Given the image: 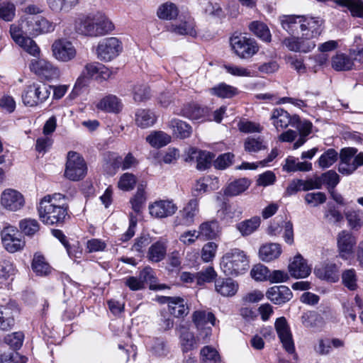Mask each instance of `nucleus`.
Returning <instances> with one entry per match:
<instances>
[{"label":"nucleus","mask_w":363,"mask_h":363,"mask_svg":"<svg viewBox=\"0 0 363 363\" xmlns=\"http://www.w3.org/2000/svg\"><path fill=\"white\" fill-rule=\"evenodd\" d=\"M60 194L46 195L42 198L37 206L40 220L48 225L60 224L67 216V207L55 203Z\"/></svg>","instance_id":"1"},{"label":"nucleus","mask_w":363,"mask_h":363,"mask_svg":"<svg viewBox=\"0 0 363 363\" xmlns=\"http://www.w3.org/2000/svg\"><path fill=\"white\" fill-rule=\"evenodd\" d=\"M323 21L321 18L302 20L300 23L301 35L298 38V52H309L315 47L314 38L323 31Z\"/></svg>","instance_id":"2"},{"label":"nucleus","mask_w":363,"mask_h":363,"mask_svg":"<svg viewBox=\"0 0 363 363\" xmlns=\"http://www.w3.org/2000/svg\"><path fill=\"white\" fill-rule=\"evenodd\" d=\"M220 267L226 275L238 276L248 269V257L239 248L230 249L223 256Z\"/></svg>","instance_id":"3"},{"label":"nucleus","mask_w":363,"mask_h":363,"mask_svg":"<svg viewBox=\"0 0 363 363\" xmlns=\"http://www.w3.org/2000/svg\"><path fill=\"white\" fill-rule=\"evenodd\" d=\"M26 18L21 19L18 25L12 24L10 27V34L13 41L22 48L26 52L36 57L38 56L40 50L36 43L29 37L24 35L28 34V26L24 25Z\"/></svg>","instance_id":"4"},{"label":"nucleus","mask_w":363,"mask_h":363,"mask_svg":"<svg viewBox=\"0 0 363 363\" xmlns=\"http://www.w3.org/2000/svg\"><path fill=\"white\" fill-rule=\"evenodd\" d=\"M50 95V87L45 84L33 82L27 85L22 92L25 106L34 107L44 103Z\"/></svg>","instance_id":"5"},{"label":"nucleus","mask_w":363,"mask_h":363,"mask_svg":"<svg viewBox=\"0 0 363 363\" xmlns=\"http://www.w3.org/2000/svg\"><path fill=\"white\" fill-rule=\"evenodd\" d=\"M230 41L235 53L242 59L252 57L259 49L255 39L242 35H233Z\"/></svg>","instance_id":"6"},{"label":"nucleus","mask_w":363,"mask_h":363,"mask_svg":"<svg viewBox=\"0 0 363 363\" xmlns=\"http://www.w3.org/2000/svg\"><path fill=\"white\" fill-rule=\"evenodd\" d=\"M86 166L83 157L76 152H69L65 172V177L72 181L82 179L86 174Z\"/></svg>","instance_id":"7"},{"label":"nucleus","mask_w":363,"mask_h":363,"mask_svg":"<svg viewBox=\"0 0 363 363\" xmlns=\"http://www.w3.org/2000/svg\"><path fill=\"white\" fill-rule=\"evenodd\" d=\"M174 113L190 120L211 121V109L194 102L184 104L181 108L175 109Z\"/></svg>","instance_id":"8"},{"label":"nucleus","mask_w":363,"mask_h":363,"mask_svg":"<svg viewBox=\"0 0 363 363\" xmlns=\"http://www.w3.org/2000/svg\"><path fill=\"white\" fill-rule=\"evenodd\" d=\"M122 50V43L117 38H106L101 40L97 45V57L100 60L109 62L116 57Z\"/></svg>","instance_id":"9"},{"label":"nucleus","mask_w":363,"mask_h":363,"mask_svg":"<svg viewBox=\"0 0 363 363\" xmlns=\"http://www.w3.org/2000/svg\"><path fill=\"white\" fill-rule=\"evenodd\" d=\"M1 236L5 249L11 253L21 250L25 245L21 233L13 226L5 227L1 231Z\"/></svg>","instance_id":"10"},{"label":"nucleus","mask_w":363,"mask_h":363,"mask_svg":"<svg viewBox=\"0 0 363 363\" xmlns=\"http://www.w3.org/2000/svg\"><path fill=\"white\" fill-rule=\"evenodd\" d=\"M29 67L31 72L46 80L57 79L60 74L59 69L45 59L33 60Z\"/></svg>","instance_id":"11"},{"label":"nucleus","mask_w":363,"mask_h":363,"mask_svg":"<svg viewBox=\"0 0 363 363\" xmlns=\"http://www.w3.org/2000/svg\"><path fill=\"white\" fill-rule=\"evenodd\" d=\"M52 52L57 60L64 62L73 60L77 54L72 43L65 38L56 40L52 43Z\"/></svg>","instance_id":"12"},{"label":"nucleus","mask_w":363,"mask_h":363,"mask_svg":"<svg viewBox=\"0 0 363 363\" xmlns=\"http://www.w3.org/2000/svg\"><path fill=\"white\" fill-rule=\"evenodd\" d=\"M24 25L28 26V34L38 35L49 33L55 30V24L43 16L26 17Z\"/></svg>","instance_id":"13"},{"label":"nucleus","mask_w":363,"mask_h":363,"mask_svg":"<svg viewBox=\"0 0 363 363\" xmlns=\"http://www.w3.org/2000/svg\"><path fill=\"white\" fill-rule=\"evenodd\" d=\"M1 204L8 211H17L23 207L25 199L19 191L7 189L1 193Z\"/></svg>","instance_id":"14"},{"label":"nucleus","mask_w":363,"mask_h":363,"mask_svg":"<svg viewBox=\"0 0 363 363\" xmlns=\"http://www.w3.org/2000/svg\"><path fill=\"white\" fill-rule=\"evenodd\" d=\"M275 329L284 348L289 354L295 352V347L292 335L284 317H280L275 321Z\"/></svg>","instance_id":"15"},{"label":"nucleus","mask_w":363,"mask_h":363,"mask_svg":"<svg viewBox=\"0 0 363 363\" xmlns=\"http://www.w3.org/2000/svg\"><path fill=\"white\" fill-rule=\"evenodd\" d=\"M314 274L321 280L335 283L340 279V266L331 262H324L315 266Z\"/></svg>","instance_id":"16"},{"label":"nucleus","mask_w":363,"mask_h":363,"mask_svg":"<svg viewBox=\"0 0 363 363\" xmlns=\"http://www.w3.org/2000/svg\"><path fill=\"white\" fill-rule=\"evenodd\" d=\"M355 54L357 53L358 50H354L350 51V55H347L343 52H337L331 58V67L333 69L337 72H347L354 69V60Z\"/></svg>","instance_id":"17"},{"label":"nucleus","mask_w":363,"mask_h":363,"mask_svg":"<svg viewBox=\"0 0 363 363\" xmlns=\"http://www.w3.org/2000/svg\"><path fill=\"white\" fill-rule=\"evenodd\" d=\"M357 152L354 147H347L341 150L340 153V162L338 171L342 175L348 176L353 174L357 168L352 162V156Z\"/></svg>","instance_id":"18"},{"label":"nucleus","mask_w":363,"mask_h":363,"mask_svg":"<svg viewBox=\"0 0 363 363\" xmlns=\"http://www.w3.org/2000/svg\"><path fill=\"white\" fill-rule=\"evenodd\" d=\"M187 157L185 160L191 162L196 160V168L199 170H205L211 167L214 155L208 151L198 150L195 147H189L186 152Z\"/></svg>","instance_id":"19"},{"label":"nucleus","mask_w":363,"mask_h":363,"mask_svg":"<svg viewBox=\"0 0 363 363\" xmlns=\"http://www.w3.org/2000/svg\"><path fill=\"white\" fill-rule=\"evenodd\" d=\"M177 210V206L170 201L160 200L149 206L152 216L162 218L172 216Z\"/></svg>","instance_id":"20"},{"label":"nucleus","mask_w":363,"mask_h":363,"mask_svg":"<svg viewBox=\"0 0 363 363\" xmlns=\"http://www.w3.org/2000/svg\"><path fill=\"white\" fill-rule=\"evenodd\" d=\"M291 275L296 279L307 277L311 272V268L307 261L301 255L294 257L293 261L289 265Z\"/></svg>","instance_id":"21"},{"label":"nucleus","mask_w":363,"mask_h":363,"mask_svg":"<svg viewBox=\"0 0 363 363\" xmlns=\"http://www.w3.org/2000/svg\"><path fill=\"white\" fill-rule=\"evenodd\" d=\"M266 296L274 304L281 305L292 298V292L286 286H274L267 290Z\"/></svg>","instance_id":"22"},{"label":"nucleus","mask_w":363,"mask_h":363,"mask_svg":"<svg viewBox=\"0 0 363 363\" xmlns=\"http://www.w3.org/2000/svg\"><path fill=\"white\" fill-rule=\"evenodd\" d=\"M168 30L177 35L196 36V30L195 29V22L191 16H184L180 19L179 23H172Z\"/></svg>","instance_id":"23"},{"label":"nucleus","mask_w":363,"mask_h":363,"mask_svg":"<svg viewBox=\"0 0 363 363\" xmlns=\"http://www.w3.org/2000/svg\"><path fill=\"white\" fill-rule=\"evenodd\" d=\"M271 119L273 120L277 129L279 128L282 129L286 128L289 125L293 126V124L298 121V116L296 115L291 116L286 111L278 108L273 110Z\"/></svg>","instance_id":"24"},{"label":"nucleus","mask_w":363,"mask_h":363,"mask_svg":"<svg viewBox=\"0 0 363 363\" xmlns=\"http://www.w3.org/2000/svg\"><path fill=\"white\" fill-rule=\"evenodd\" d=\"M355 244L356 240L350 233L346 230L339 233L337 235V247L340 256L342 258H347V256L352 253Z\"/></svg>","instance_id":"25"},{"label":"nucleus","mask_w":363,"mask_h":363,"mask_svg":"<svg viewBox=\"0 0 363 363\" xmlns=\"http://www.w3.org/2000/svg\"><path fill=\"white\" fill-rule=\"evenodd\" d=\"M199 213V201L197 199H192L179 211L182 223L190 226L194 223L195 217Z\"/></svg>","instance_id":"26"},{"label":"nucleus","mask_w":363,"mask_h":363,"mask_svg":"<svg viewBox=\"0 0 363 363\" xmlns=\"http://www.w3.org/2000/svg\"><path fill=\"white\" fill-rule=\"evenodd\" d=\"M176 330L179 333L182 350L184 352L192 350L196 347L195 337L194 334L189 331L186 325L180 324L176 328Z\"/></svg>","instance_id":"27"},{"label":"nucleus","mask_w":363,"mask_h":363,"mask_svg":"<svg viewBox=\"0 0 363 363\" xmlns=\"http://www.w3.org/2000/svg\"><path fill=\"white\" fill-rule=\"evenodd\" d=\"M192 321L198 330L205 329L206 335L211 333V328H206V325L210 323L214 325L216 323V317L211 312L205 311H196L192 315Z\"/></svg>","instance_id":"28"},{"label":"nucleus","mask_w":363,"mask_h":363,"mask_svg":"<svg viewBox=\"0 0 363 363\" xmlns=\"http://www.w3.org/2000/svg\"><path fill=\"white\" fill-rule=\"evenodd\" d=\"M238 289V284L230 278H218L215 281V289L223 296H233Z\"/></svg>","instance_id":"29"},{"label":"nucleus","mask_w":363,"mask_h":363,"mask_svg":"<svg viewBox=\"0 0 363 363\" xmlns=\"http://www.w3.org/2000/svg\"><path fill=\"white\" fill-rule=\"evenodd\" d=\"M75 30L82 35L96 37V28L95 27L94 16L79 18L75 21Z\"/></svg>","instance_id":"30"},{"label":"nucleus","mask_w":363,"mask_h":363,"mask_svg":"<svg viewBox=\"0 0 363 363\" xmlns=\"http://www.w3.org/2000/svg\"><path fill=\"white\" fill-rule=\"evenodd\" d=\"M165 303L168 304L169 311L174 317L179 318L186 315L189 308L186 306L184 300L180 297H164Z\"/></svg>","instance_id":"31"},{"label":"nucleus","mask_w":363,"mask_h":363,"mask_svg":"<svg viewBox=\"0 0 363 363\" xmlns=\"http://www.w3.org/2000/svg\"><path fill=\"white\" fill-rule=\"evenodd\" d=\"M174 136L179 139L189 138L192 133L191 126L186 122L177 118L172 119L169 123Z\"/></svg>","instance_id":"32"},{"label":"nucleus","mask_w":363,"mask_h":363,"mask_svg":"<svg viewBox=\"0 0 363 363\" xmlns=\"http://www.w3.org/2000/svg\"><path fill=\"white\" fill-rule=\"evenodd\" d=\"M135 121L138 127L147 128L152 126L155 123L157 116L155 113L150 109L139 108L135 112Z\"/></svg>","instance_id":"33"},{"label":"nucleus","mask_w":363,"mask_h":363,"mask_svg":"<svg viewBox=\"0 0 363 363\" xmlns=\"http://www.w3.org/2000/svg\"><path fill=\"white\" fill-rule=\"evenodd\" d=\"M220 231L218 222L216 220H211L202 223L199 226V234L200 238L205 240L215 239Z\"/></svg>","instance_id":"34"},{"label":"nucleus","mask_w":363,"mask_h":363,"mask_svg":"<svg viewBox=\"0 0 363 363\" xmlns=\"http://www.w3.org/2000/svg\"><path fill=\"white\" fill-rule=\"evenodd\" d=\"M251 184L250 179L240 178L229 183L224 189V194L227 196H236L245 191Z\"/></svg>","instance_id":"35"},{"label":"nucleus","mask_w":363,"mask_h":363,"mask_svg":"<svg viewBox=\"0 0 363 363\" xmlns=\"http://www.w3.org/2000/svg\"><path fill=\"white\" fill-rule=\"evenodd\" d=\"M315 18L303 16L286 15L281 17V25L284 30L289 34H294L298 28H300V23L302 20Z\"/></svg>","instance_id":"36"},{"label":"nucleus","mask_w":363,"mask_h":363,"mask_svg":"<svg viewBox=\"0 0 363 363\" xmlns=\"http://www.w3.org/2000/svg\"><path fill=\"white\" fill-rule=\"evenodd\" d=\"M281 248L279 244L267 243L260 247L259 257L264 262H271L279 257Z\"/></svg>","instance_id":"37"},{"label":"nucleus","mask_w":363,"mask_h":363,"mask_svg":"<svg viewBox=\"0 0 363 363\" xmlns=\"http://www.w3.org/2000/svg\"><path fill=\"white\" fill-rule=\"evenodd\" d=\"M211 95L221 99H231L238 95V89L224 82L219 83L209 89Z\"/></svg>","instance_id":"38"},{"label":"nucleus","mask_w":363,"mask_h":363,"mask_svg":"<svg viewBox=\"0 0 363 363\" xmlns=\"http://www.w3.org/2000/svg\"><path fill=\"white\" fill-rule=\"evenodd\" d=\"M312 169V164L308 162H299L298 158L289 156L285 160L283 170L286 172H309Z\"/></svg>","instance_id":"39"},{"label":"nucleus","mask_w":363,"mask_h":363,"mask_svg":"<svg viewBox=\"0 0 363 363\" xmlns=\"http://www.w3.org/2000/svg\"><path fill=\"white\" fill-rule=\"evenodd\" d=\"M249 30L258 38L264 43H270L272 35L268 26L259 21H252L249 24Z\"/></svg>","instance_id":"40"},{"label":"nucleus","mask_w":363,"mask_h":363,"mask_svg":"<svg viewBox=\"0 0 363 363\" xmlns=\"http://www.w3.org/2000/svg\"><path fill=\"white\" fill-rule=\"evenodd\" d=\"M260 223L261 218L259 216H254L238 223L236 225V228L242 236L245 237L255 233L259 227Z\"/></svg>","instance_id":"41"},{"label":"nucleus","mask_w":363,"mask_h":363,"mask_svg":"<svg viewBox=\"0 0 363 363\" xmlns=\"http://www.w3.org/2000/svg\"><path fill=\"white\" fill-rule=\"evenodd\" d=\"M267 148V143L262 136H250L244 141V149L252 154L264 150Z\"/></svg>","instance_id":"42"},{"label":"nucleus","mask_w":363,"mask_h":363,"mask_svg":"<svg viewBox=\"0 0 363 363\" xmlns=\"http://www.w3.org/2000/svg\"><path fill=\"white\" fill-rule=\"evenodd\" d=\"M97 107L107 112L118 113L121 111L123 104L117 96L108 95L100 101Z\"/></svg>","instance_id":"43"},{"label":"nucleus","mask_w":363,"mask_h":363,"mask_svg":"<svg viewBox=\"0 0 363 363\" xmlns=\"http://www.w3.org/2000/svg\"><path fill=\"white\" fill-rule=\"evenodd\" d=\"M31 267L33 272L38 276H47L51 272V267L45 261V257L39 252H36L34 255Z\"/></svg>","instance_id":"44"},{"label":"nucleus","mask_w":363,"mask_h":363,"mask_svg":"<svg viewBox=\"0 0 363 363\" xmlns=\"http://www.w3.org/2000/svg\"><path fill=\"white\" fill-rule=\"evenodd\" d=\"M301 323L308 328H318L323 325V318L316 311H308L301 315Z\"/></svg>","instance_id":"45"},{"label":"nucleus","mask_w":363,"mask_h":363,"mask_svg":"<svg viewBox=\"0 0 363 363\" xmlns=\"http://www.w3.org/2000/svg\"><path fill=\"white\" fill-rule=\"evenodd\" d=\"M167 245L164 242L157 241L152 244L148 250L147 257L152 262H158L162 260L166 255Z\"/></svg>","instance_id":"46"},{"label":"nucleus","mask_w":363,"mask_h":363,"mask_svg":"<svg viewBox=\"0 0 363 363\" xmlns=\"http://www.w3.org/2000/svg\"><path fill=\"white\" fill-rule=\"evenodd\" d=\"M97 36L104 35L114 30L113 23L104 15L94 16Z\"/></svg>","instance_id":"47"},{"label":"nucleus","mask_w":363,"mask_h":363,"mask_svg":"<svg viewBox=\"0 0 363 363\" xmlns=\"http://www.w3.org/2000/svg\"><path fill=\"white\" fill-rule=\"evenodd\" d=\"M146 140L152 147L160 148L171 142V136L163 131H155L147 136Z\"/></svg>","instance_id":"48"},{"label":"nucleus","mask_w":363,"mask_h":363,"mask_svg":"<svg viewBox=\"0 0 363 363\" xmlns=\"http://www.w3.org/2000/svg\"><path fill=\"white\" fill-rule=\"evenodd\" d=\"M337 4L347 7L354 17L363 18V1L362 0H333Z\"/></svg>","instance_id":"49"},{"label":"nucleus","mask_w":363,"mask_h":363,"mask_svg":"<svg viewBox=\"0 0 363 363\" xmlns=\"http://www.w3.org/2000/svg\"><path fill=\"white\" fill-rule=\"evenodd\" d=\"M179 13L177 6L172 2H166L160 5L157 14L159 18L162 20H172L175 18Z\"/></svg>","instance_id":"50"},{"label":"nucleus","mask_w":363,"mask_h":363,"mask_svg":"<svg viewBox=\"0 0 363 363\" xmlns=\"http://www.w3.org/2000/svg\"><path fill=\"white\" fill-rule=\"evenodd\" d=\"M318 179L320 183V188L321 189L322 186L325 184L329 191L334 190L340 182V177L334 170H329L323 173L320 176L318 177Z\"/></svg>","instance_id":"51"},{"label":"nucleus","mask_w":363,"mask_h":363,"mask_svg":"<svg viewBox=\"0 0 363 363\" xmlns=\"http://www.w3.org/2000/svg\"><path fill=\"white\" fill-rule=\"evenodd\" d=\"M14 323L12 310L9 307L0 306V329L9 330L14 325Z\"/></svg>","instance_id":"52"},{"label":"nucleus","mask_w":363,"mask_h":363,"mask_svg":"<svg viewBox=\"0 0 363 363\" xmlns=\"http://www.w3.org/2000/svg\"><path fill=\"white\" fill-rule=\"evenodd\" d=\"M19 228L24 235L33 236L40 230L38 221L33 218H25L20 221Z\"/></svg>","instance_id":"53"},{"label":"nucleus","mask_w":363,"mask_h":363,"mask_svg":"<svg viewBox=\"0 0 363 363\" xmlns=\"http://www.w3.org/2000/svg\"><path fill=\"white\" fill-rule=\"evenodd\" d=\"M101 69V65L97 62L87 64L83 72L82 76L79 77L77 80L75 87L77 86H84L85 82H84L86 78H91L96 74Z\"/></svg>","instance_id":"54"},{"label":"nucleus","mask_w":363,"mask_h":363,"mask_svg":"<svg viewBox=\"0 0 363 363\" xmlns=\"http://www.w3.org/2000/svg\"><path fill=\"white\" fill-rule=\"evenodd\" d=\"M338 153L333 148L326 150L318 159V164L323 168H328L332 166L337 160Z\"/></svg>","instance_id":"55"},{"label":"nucleus","mask_w":363,"mask_h":363,"mask_svg":"<svg viewBox=\"0 0 363 363\" xmlns=\"http://www.w3.org/2000/svg\"><path fill=\"white\" fill-rule=\"evenodd\" d=\"M79 0H47L48 6L52 11H60L69 10L75 6Z\"/></svg>","instance_id":"56"},{"label":"nucleus","mask_w":363,"mask_h":363,"mask_svg":"<svg viewBox=\"0 0 363 363\" xmlns=\"http://www.w3.org/2000/svg\"><path fill=\"white\" fill-rule=\"evenodd\" d=\"M216 272L212 267H208L205 270L196 273V284L203 286L206 283H211L216 281Z\"/></svg>","instance_id":"57"},{"label":"nucleus","mask_w":363,"mask_h":363,"mask_svg":"<svg viewBox=\"0 0 363 363\" xmlns=\"http://www.w3.org/2000/svg\"><path fill=\"white\" fill-rule=\"evenodd\" d=\"M145 189L143 184L138 186L134 197L130 200L133 210L138 213L141 211L142 207L146 201Z\"/></svg>","instance_id":"58"},{"label":"nucleus","mask_w":363,"mask_h":363,"mask_svg":"<svg viewBox=\"0 0 363 363\" xmlns=\"http://www.w3.org/2000/svg\"><path fill=\"white\" fill-rule=\"evenodd\" d=\"M242 212L237 211L235 206L228 203H223L220 210L218 211V215L220 219L228 222L235 217H239Z\"/></svg>","instance_id":"59"},{"label":"nucleus","mask_w":363,"mask_h":363,"mask_svg":"<svg viewBox=\"0 0 363 363\" xmlns=\"http://www.w3.org/2000/svg\"><path fill=\"white\" fill-rule=\"evenodd\" d=\"M223 68L226 72L235 77H252L255 76L254 72H252L245 67L232 64L224 65Z\"/></svg>","instance_id":"60"},{"label":"nucleus","mask_w":363,"mask_h":363,"mask_svg":"<svg viewBox=\"0 0 363 363\" xmlns=\"http://www.w3.org/2000/svg\"><path fill=\"white\" fill-rule=\"evenodd\" d=\"M133 95L135 101L141 102L150 98V91L146 84H137L133 87Z\"/></svg>","instance_id":"61"},{"label":"nucleus","mask_w":363,"mask_h":363,"mask_svg":"<svg viewBox=\"0 0 363 363\" xmlns=\"http://www.w3.org/2000/svg\"><path fill=\"white\" fill-rule=\"evenodd\" d=\"M342 283L345 287L351 291H354L357 288V274L354 269L345 270L342 274Z\"/></svg>","instance_id":"62"},{"label":"nucleus","mask_w":363,"mask_h":363,"mask_svg":"<svg viewBox=\"0 0 363 363\" xmlns=\"http://www.w3.org/2000/svg\"><path fill=\"white\" fill-rule=\"evenodd\" d=\"M218 250V245L214 242L206 243L201 252V257L204 262H211L216 257Z\"/></svg>","instance_id":"63"},{"label":"nucleus","mask_w":363,"mask_h":363,"mask_svg":"<svg viewBox=\"0 0 363 363\" xmlns=\"http://www.w3.org/2000/svg\"><path fill=\"white\" fill-rule=\"evenodd\" d=\"M203 363H218L220 357L218 352L211 347L206 346L201 351Z\"/></svg>","instance_id":"64"}]
</instances>
